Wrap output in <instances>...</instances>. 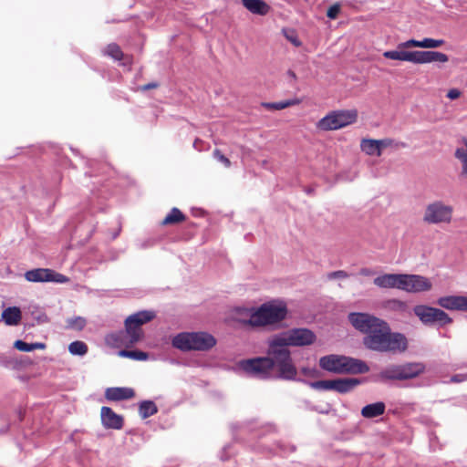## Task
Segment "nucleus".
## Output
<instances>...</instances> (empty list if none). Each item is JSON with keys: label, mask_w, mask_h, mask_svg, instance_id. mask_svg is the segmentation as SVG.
I'll return each mask as SVG.
<instances>
[{"label": "nucleus", "mask_w": 467, "mask_h": 467, "mask_svg": "<svg viewBox=\"0 0 467 467\" xmlns=\"http://www.w3.org/2000/svg\"><path fill=\"white\" fill-rule=\"evenodd\" d=\"M467 368V362H464V363H462V364H457V365H454L452 369L453 370H456V369H461V368Z\"/></svg>", "instance_id": "nucleus-58"}, {"label": "nucleus", "mask_w": 467, "mask_h": 467, "mask_svg": "<svg viewBox=\"0 0 467 467\" xmlns=\"http://www.w3.org/2000/svg\"><path fill=\"white\" fill-rule=\"evenodd\" d=\"M357 119V109L334 110L317 122V128L321 130H336L355 123Z\"/></svg>", "instance_id": "nucleus-8"}, {"label": "nucleus", "mask_w": 467, "mask_h": 467, "mask_svg": "<svg viewBox=\"0 0 467 467\" xmlns=\"http://www.w3.org/2000/svg\"><path fill=\"white\" fill-rule=\"evenodd\" d=\"M461 96V91L458 88H451L447 93V98L453 100Z\"/></svg>", "instance_id": "nucleus-46"}, {"label": "nucleus", "mask_w": 467, "mask_h": 467, "mask_svg": "<svg viewBox=\"0 0 467 467\" xmlns=\"http://www.w3.org/2000/svg\"><path fill=\"white\" fill-rule=\"evenodd\" d=\"M2 317L7 326H16L21 320V310L17 306H9L3 311Z\"/></svg>", "instance_id": "nucleus-25"}, {"label": "nucleus", "mask_w": 467, "mask_h": 467, "mask_svg": "<svg viewBox=\"0 0 467 467\" xmlns=\"http://www.w3.org/2000/svg\"><path fill=\"white\" fill-rule=\"evenodd\" d=\"M386 405L383 401L368 404L361 409V415L366 419H373L384 414Z\"/></svg>", "instance_id": "nucleus-23"}, {"label": "nucleus", "mask_w": 467, "mask_h": 467, "mask_svg": "<svg viewBox=\"0 0 467 467\" xmlns=\"http://www.w3.org/2000/svg\"><path fill=\"white\" fill-rule=\"evenodd\" d=\"M437 304L447 310L467 312L466 296H446L439 297Z\"/></svg>", "instance_id": "nucleus-13"}, {"label": "nucleus", "mask_w": 467, "mask_h": 467, "mask_svg": "<svg viewBox=\"0 0 467 467\" xmlns=\"http://www.w3.org/2000/svg\"><path fill=\"white\" fill-rule=\"evenodd\" d=\"M287 75H288L292 79H294V80L296 78V73H295L293 70H291V69H289V70L287 71Z\"/></svg>", "instance_id": "nucleus-59"}, {"label": "nucleus", "mask_w": 467, "mask_h": 467, "mask_svg": "<svg viewBox=\"0 0 467 467\" xmlns=\"http://www.w3.org/2000/svg\"><path fill=\"white\" fill-rule=\"evenodd\" d=\"M341 10V5L339 3H336L332 5L327 11V16L330 19H336Z\"/></svg>", "instance_id": "nucleus-38"}, {"label": "nucleus", "mask_w": 467, "mask_h": 467, "mask_svg": "<svg viewBox=\"0 0 467 467\" xmlns=\"http://www.w3.org/2000/svg\"><path fill=\"white\" fill-rule=\"evenodd\" d=\"M14 348L19 351L31 352L33 351V343H27L24 340L17 339L14 343Z\"/></svg>", "instance_id": "nucleus-37"}, {"label": "nucleus", "mask_w": 467, "mask_h": 467, "mask_svg": "<svg viewBox=\"0 0 467 467\" xmlns=\"http://www.w3.org/2000/svg\"><path fill=\"white\" fill-rule=\"evenodd\" d=\"M198 142H199V140H196L194 141V143H193V146H194V148H196V149H197V144H198Z\"/></svg>", "instance_id": "nucleus-64"}, {"label": "nucleus", "mask_w": 467, "mask_h": 467, "mask_svg": "<svg viewBox=\"0 0 467 467\" xmlns=\"http://www.w3.org/2000/svg\"><path fill=\"white\" fill-rule=\"evenodd\" d=\"M305 192H306V194H312L314 190L312 188H306Z\"/></svg>", "instance_id": "nucleus-61"}, {"label": "nucleus", "mask_w": 467, "mask_h": 467, "mask_svg": "<svg viewBox=\"0 0 467 467\" xmlns=\"http://www.w3.org/2000/svg\"><path fill=\"white\" fill-rule=\"evenodd\" d=\"M373 283L379 288H398L408 293L426 292L432 287L427 277L409 274H384L377 276Z\"/></svg>", "instance_id": "nucleus-3"}, {"label": "nucleus", "mask_w": 467, "mask_h": 467, "mask_svg": "<svg viewBox=\"0 0 467 467\" xmlns=\"http://www.w3.org/2000/svg\"><path fill=\"white\" fill-rule=\"evenodd\" d=\"M185 220V215L176 207H173L162 220L163 225L176 224Z\"/></svg>", "instance_id": "nucleus-28"}, {"label": "nucleus", "mask_w": 467, "mask_h": 467, "mask_svg": "<svg viewBox=\"0 0 467 467\" xmlns=\"http://www.w3.org/2000/svg\"><path fill=\"white\" fill-rule=\"evenodd\" d=\"M240 368L250 377L259 379H279L300 381L297 370L288 348L276 347L269 342L267 356L244 359L239 362Z\"/></svg>", "instance_id": "nucleus-1"}, {"label": "nucleus", "mask_w": 467, "mask_h": 467, "mask_svg": "<svg viewBox=\"0 0 467 467\" xmlns=\"http://www.w3.org/2000/svg\"><path fill=\"white\" fill-rule=\"evenodd\" d=\"M453 207L442 201L429 203L424 211L423 221L429 224L449 223L452 219Z\"/></svg>", "instance_id": "nucleus-10"}, {"label": "nucleus", "mask_w": 467, "mask_h": 467, "mask_svg": "<svg viewBox=\"0 0 467 467\" xmlns=\"http://www.w3.org/2000/svg\"><path fill=\"white\" fill-rule=\"evenodd\" d=\"M298 101L297 100H284V101H279V102H265V103H263V107H265V109H270V110H281V109H284L289 106H292V105H295L296 104Z\"/></svg>", "instance_id": "nucleus-32"}, {"label": "nucleus", "mask_w": 467, "mask_h": 467, "mask_svg": "<svg viewBox=\"0 0 467 467\" xmlns=\"http://www.w3.org/2000/svg\"><path fill=\"white\" fill-rule=\"evenodd\" d=\"M315 410L321 414H328L332 410V407L330 404H327L325 408H316Z\"/></svg>", "instance_id": "nucleus-53"}, {"label": "nucleus", "mask_w": 467, "mask_h": 467, "mask_svg": "<svg viewBox=\"0 0 467 467\" xmlns=\"http://www.w3.org/2000/svg\"><path fill=\"white\" fill-rule=\"evenodd\" d=\"M413 313L420 322L428 327H445L452 323V318L443 310L426 305H417Z\"/></svg>", "instance_id": "nucleus-9"}, {"label": "nucleus", "mask_w": 467, "mask_h": 467, "mask_svg": "<svg viewBox=\"0 0 467 467\" xmlns=\"http://www.w3.org/2000/svg\"><path fill=\"white\" fill-rule=\"evenodd\" d=\"M287 315L286 304L282 300H272L262 304L254 310L248 320L253 327L275 325L283 321Z\"/></svg>", "instance_id": "nucleus-4"}, {"label": "nucleus", "mask_w": 467, "mask_h": 467, "mask_svg": "<svg viewBox=\"0 0 467 467\" xmlns=\"http://www.w3.org/2000/svg\"><path fill=\"white\" fill-rule=\"evenodd\" d=\"M449 61V57L439 51H415L414 64H428L432 62L445 63Z\"/></svg>", "instance_id": "nucleus-17"}, {"label": "nucleus", "mask_w": 467, "mask_h": 467, "mask_svg": "<svg viewBox=\"0 0 467 467\" xmlns=\"http://www.w3.org/2000/svg\"><path fill=\"white\" fill-rule=\"evenodd\" d=\"M467 380V372L466 373H458L451 376L447 381L448 383H462Z\"/></svg>", "instance_id": "nucleus-44"}, {"label": "nucleus", "mask_w": 467, "mask_h": 467, "mask_svg": "<svg viewBox=\"0 0 467 467\" xmlns=\"http://www.w3.org/2000/svg\"><path fill=\"white\" fill-rule=\"evenodd\" d=\"M362 344L367 349L379 353H402L408 348L406 336L392 332L389 325L383 319L379 326L363 337Z\"/></svg>", "instance_id": "nucleus-2"}, {"label": "nucleus", "mask_w": 467, "mask_h": 467, "mask_svg": "<svg viewBox=\"0 0 467 467\" xmlns=\"http://www.w3.org/2000/svg\"><path fill=\"white\" fill-rule=\"evenodd\" d=\"M158 412V407L152 400H142L139 404V414L142 419H147Z\"/></svg>", "instance_id": "nucleus-26"}, {"label": "nucleus", "mask_w": 467, "mask_h": 467, "mask_svg": "<svg viewBox=\"0 0 467 467\" xmlns=\"http://www.w3.org/2000/svg\"><path fill=\"white\" fill-rule=\"evenodd\" d=\"M425 371V365L421 362H406L403 364H390L379 374L382 381L412 379Z\"/></svg>", "instance_id": "nucleus-6"}, {"label": "nucleus", "mask_w": 467, "mask_h": 467, "mask_svg": "<svg viewBox=\"0 0 467 467\" xmlns=\"http://www.w3.org/2000/svg\"><path fill=\"white\" fill-rule=\"evenodd\" d=\"M159 87V84L157 82H150L141 87L142 90H149L151 88H156Z\"/></svg>", "instance_id": "nucleus-54"}, {"label": "nucleus", "mask_w": 467, "mask_h": 467, "mask_svg": "<svg viewBox=\"0 0 467 467\" xmlns=\"http://www.w3.org/2000/svg\"><path fill=\"white\" fill-rule=\"evenodd\" d=\"M100 418L102 425L106 429L120 430L123 427V417L114 412L109 407L103 406L101 408Z\"/></svg>", "instance_id": "nucleus-14"}, {"label": "nucleus", "mask_w": 467, "mask_h": 467, "mask_svg": "<svg viewBox=\"0 0 467 467\" xmlns=\"http://www.w3.org/2000/svg\"><path fill=\"white\" fill-rule=\"evenodd\" d=\"M242 4L254 15L264 16L271 11V6L264 0H242Z\"/></svg>", "instance_id": "nucleus-20"}, {"label": "nucleus", "mask_w": 467, "mask_h": 467, "mask_svg": "<svg viewBox=\"0 0 467 467\" xmlns=\"http://www.w3.org/2000/svg\"><path fill=\"white\" fill-rule=\"evenodd\" d=\"M389 306L390 308L398 310V311H405L407 308V304L404 301H401L399 299L389 300Z\"/></svg>", "instance_id": "nucleus-40"}, {"label": "nucleus", "mask_w": 467, "mask_h": 467, "mask_svg": "<svg viewBox=\"0 0 467 467\" xmlns=\"http://www.w3.org/2000/svg\"><path fill=\"white\" fill-rule=\"evenodd\" d=\"M231 444H227L223 448L222 453L220 455V459L222 461H226L230 458V455L227 454V451L231 449Z\"/></svg>", "instance_id": "nucleus-50"}, {"label": "nucleus", "mask_w": 467, "mask_h": 467, "mask_svg": "<svg viewBox=\"0 0 467 467\" xmlns=\"http://www.w3.org/2000/svg\"><path fill=\"white\" fill-rule=\"evenodd\" d=\"M213 157L220 162H222L225 167L231 166L230 160L225 157L218 149L214 150Z\"/></svg>", "instance_id": "nucleus-43"}, {"label": "nucleus", "mask_w": 467, "mask_h": 467, "mask_svg": "<svg viewBox=\"0 0 467 467\" xmlns=\"http://www.w3.org/2000/svg\"><path fill=\"white\" fill-rule=\"evenodd\" d=\"M38 323H46L48 321V317L46 314H41L37 317Z\"/></svg>", "instance_id": "nucleus-56"}, {"label": "nucleus", "mask_w": 467, "mask_h": 467, "mask_svg": "<svg viewBox=\"0 0 467 467\" xmlns=\"http://www.w3.org/2000/svg\"><path fill=\"white\" fill-rule=\"evenodd\" d=\"M46 347H47L46 344L42 343V342H35V343H33V350H35V349H45Z\"/></svg>", "instance_id": "nucleus-55"}, {"label": "nucleus", "mask_w": 467, "mask_h": 467, "mask_svg": "<svg viewBox=\"0 0 467 467\" xmlns=\"http://www.w3.org/2000/svg\"><path fill=\"white\" fill-rule=\"evenodd\" d=\"M18 415H19V420H22L23 415H22V411L21 410H19Z\"/></svg>", "instance_id": "nucleus-63"}, {"label": "nucleus", "mask_w": 467, "mask_h": 467, "mask_svg": "<svg viewBox=\"0 0 467 467\" xmlns=\"http://www.w3.org/2000/svg\"><path fill=\"white\" fill-rule=\"evenodd\" d=\"M301 372L305 375V376H308V377H316L317 376V369L316 368H307V367H304L301 368Z\"/></svg>", "instance_id": "nucleus-47"}, {"label": "nucleus", "mask_w": 467, "mask_h": 467, "mask_svg": "<svg viewBox=\"0 0 467 467\" xmlns=\"http://www.w3.org/2000/svg\"><path fill=\"white\" fill-rule=\"evenodd\" d=\"M172 346L183 352L208 351L216 345L215 337L207 332H182L172 338Z\"/></svg>", "instance_id": "nucleus-5"}, {"label": "nucleus", "mask_w": 467, "mask_h": 467, "mask_svg": "<svg viewBox=\"0 0 467 467\" xmlns=\"http://www.w3.org/2000/svg\"><path fill=\"white\" fill-rule=\"evenodd\" d=\"M67 327L77 330H82L86 326V319L82 317H75L67 319Z\"/></svg>", "instance_id": "nucleus-34"}, {"label": "nucleus", "mask_w": 467, "mask_h": 467, "mask_svg": "<svg viewBox=\"0 0 467 467\" xmlns=\"http://www.w3.org/2000/svg\"><path fill=\"white\" fill-rule=\"evenodd\" d=\"M134 396V389L129 387H110L105 390V398L110 401L126 400Z\"/></svg>", "instance_id": "nucleus-18"}, {"label": "nucleus", "mask_w": 467, "mask_h": 467, "mask_svg": "<svg viewBox=\"0 0 467 467\" xmlns=\"http://www.w3.org/2000/svg\"><path fill=\"white\" fill-rule=\"evenodd\" d=\"M0 364L5 368L14 367L15 365L13 359L5 356H0Z\"/></svg>", "instance_id": "nucleus-45"}, {"label": "nucleus", "mask_w": 467, "mask_h": 467, "mask_svg": "<svg viewBox=\"0 0 467 467\" xmlns=\"http://www.w3.org/2000/svg\"><path fill=\"white\" fill-rule=\"evenodd\" d=\"M421 47V40L409 39L399 44V48Z\"/></svg>", "instance_id": "nucleus-42"}, {"label": "nucleus", "mask_w": 467, "mask_h": 467, "mask_svg": "<svg viewBox=\"0 0 467 467\" xmlns=\"http://www.w3.org/2000/svg\"><path fill=\"white\" fill-rule=\"evenodd\" d=\"M464 148H457L454 156L462 163V174L467 177V137L462 138Z\"/></svg>", "instance_id": "nucleus-27"}, {"label": "nucleus", "mask_w": 467, "mask_h": 467, "mask_svg": "<svg viewBox=\"0 0 467 467\" xmlns=\"http://www.w3.org/2000/svg\"><path fill=\"white\" fill-rule=\"evenodd\" d=\"M389 143L386 140L363 139L360 143V148L361 150L368 155L380 156L382 147H387Z\"/></svg>", "instance_id": "nucleus-19"}, {"label": "nucleus", "mask_w": 467, "mask_h": 467, "mask_svg": "<svg viewBox=\"0 0 467 467\" xmlns=\"http://www.w3.org/2000/svg\"><path fill=\"white\" fill-rule=\"evenodd\" d=\"M283 34L285 37L292 43L295 47H298L302 46V42L297 37L296 33L294 30L283 29Z\"/></svg>", "instance_id": "nucleus-36"}, {"label": "nucleus", "mask_w": 467, "mask_h": 467, "mask_svg": "<svg viewBox=\"0 0 467 467\" xmlns=\"http://www.w3.org/2000/svg\"><path fill=\"white\" fill-rule=\"evenodd\" d=\"M256 428H257V425L255 422H249V423L240 427V429L247 430L249 431H254L256 430Z\"/></svg>", "instance_id": "nucleus-52"}, {"label": "nucleus", "mask_w": 467, "mask_h": 467, "mask_svg": "<svg viewBox=\"0 0 467 467\" xmlns=\"http://www.w3.org/2000/svg\"><path fill=\"white\" fill-rule=\"evenodd\" d=\"M266 429H267V431H274V430H275V427H274L273 425H271V424H268V425L266 426Z\"/></svg>", "instance_id": "nucleus-62"}, {"label": "nucleus", "mask_w": 467, "mask_h": 467, "mask_svg": "<svg viewBox=\"0 0 467 467\" xmlns=\"http://www.w3.org/2000/svg\"><path fill=\"white\" fill-rule=\"evenodd\" d=\"M316 338V334L312 330L306 327H298L275 336L270 342L278 348H287L288 346H309L315 342Z\"/></svg>", "instance_id": "nucleus-7"}, {"label": "nucleus", "mask_w": 467, "mask_h": 467, "mask_svg": "<svg viewBox=\"0 0 467 467\" xmlns=\"http://www.w3.org/2000/svg\"><path fill=\"white\" fill-rule=\"evenodd\" d=\"M301 382L308 385L310 388L317 390H333V379L307 381L306 379Z\"/></svg>", "instance_id": "nucleus-29"}, {"label": "nucleus", "mask_w": 467, "mask_h": 467, "mask_svg": "<svg viewBox=\"0 0 467 467\" xmlns=\"http://www.w3.org/2000/svg\"><path fill=\"white\" fill-rule=\"evenodd\" d=\"M152 244H153V242L151 240H148V241H145L142 244H140V247L144 249V248L150 247Z\"/></svg>", "instance_id": "nucleus-57"}, {"label": "nucleus", "mask_w": 467, "mask_h": 467, "mask_svg": "<svg viewBox=\"0 0 467 467\" xmlns=\"http://www.w3.org/2000/svg\"><path fill=\"white\" fill-rule=\"evenodd\" d=\"M155 317V313L150 310H142L130 315L125 320V334L130 338V343L138 342L141 337L140 327L151 321ZM124 332H120V335Z\"/></svg>", "instance_id": "nucleus-11"}, {"label": "nucleus", "mask_w": 467, "mask_h": 467, "mask_svg": "<svg viewBox=\"0 0 467 467\" xmlns=\"http://www.w3.org/2000/svg\"><path fill=\"white\" fill-rule=\"evenodd\" d=\"M359 274L363 276H370L373 275L375 272L370 268L363 267L359 270Z\"/></svg>", "instance_id": "nucleus-51"}, {"label": "nucleus", "mask_w": 467, "mask_h": 467, "mask_svg": "<svg viewBox=\"0 0 467 467\" xmlns=\"http://www.w3.org/2000/svg\"><path fill=\"white\" fill-rule=\"evenodd\" d=\"M51 269L47 268H36L26 271L25 274V277L29 282L40 283V282H48V279L51 277Z\"/></svg>", "instance_id": "nucleus-24"}, {"label": "nucleus", "mask_w": 467, "mask_h": 467, "mask_svg": "<svg viewBox=\"0 0 467 467\" xmlns=\"http://www.w3.org/2000/svg\"><path fill=\"white\" fill-rule=\"evenodd\" d=\"M119 356L120 357H124V358H131V359H134V360H140V361H143V360H146L148 359V353L144 352V351H141V350H127V349H122L119 351Z\"/></svg>", "instance_id": "nucleus-31"}, {"label": "nucleus", "mask_w": 467, "mask_h": 467, "mask_svg": "<svg viewBox=\"0 0 467 467\" xmlns=\"http://www.w3.org/2000/svg\"><path fill=\"white\" fill-rule=\"evenodd\" d=\"M278 447L280 448V451L284 453L293 452L296 450V447L293 445L285 446L283 443H278Z\"/></svg>", "instance_id": "nucleus-49"}, {"label": "nucleus", "mask_w": 467, "mask_h": 467, "mask_svg": "<svg viewBox=\"0 0 467 467\" xmlns=\"http://www.w3.org/2000/svg\"><path fill=\"white\" fill-rule=\"evenodd\" d=\"M406 48H399L395 50H387L383 53V57L388 59L400 60L414 63L415 51H408Z\"/></svg>", "instance_id": "nucleus-22"}, {"label": "nucleus", "mask_w": 467, "mask_h": 467, "mask_svg": "<svg viewBox=\"0 0 467 467\" xmlns=\"http://www.w3.org/2000/svg\"><path fill=\"white\" fill-rule=\"evenodd\" d=\"M49 276L51 278L48 279V282H55V283H57V284H64V283H67L68 281V278L66 275H64L62 274H59V273H57L54 270H51V275H49Z\"/></svg>", "instance_id": "nucleus-39"}, {"label": "nucleus", "mask_w": 467, "mask_h": 467, "mask_svg": "<svg viewBox=\"0 0 467 467\" xmlns=\"http://www.w3.org/2000/svg\"><path fill=\"white\" fill-rule=\"evenodd\" d=\"M348 319L352 327L358 331L368 335L376 327L379 326L381 318L364 312H352L348 316Z\"/></svg>", "instance_id": "nucleus-12"}, {"label": "nucleus", "mask_w": 467, "mask_h": 467, "mask_svg": "<svg viewBox=\"0 0 467 467\" xmlns=\"http://www.w3.org/2000/svg\"><path fill=\"white\" fill-rule=\"evenodd\" d=\"M88 346L85 342L76 340L69 344L68 351L73 356H84L88 353Z\"/></svg>", "instance_id": "nucleus-30"}, {"label": "nucleus", "mask_w": 467, "mask_h": 467, "mask_svg": "<svg viewBox=\"0 0 467 467\" xmlns=\"http://www.w3.org/2000/svg\"><path fill=\"white\" fill-rule=\"evenodd\" d=\"M342 368L343 374H365L369 371V367L365 361L348 356L343 358Z\"/></svg>", "instance_id": "nucleus-16"}, {"label": "nucleus", "mask_w": 467, "mask_h": 467, "mask_svg": "<svg viewBox=\"0 0 467 467\" xmlns=\"http://www.w3.org/2000/svg\"><path fill=\"white\" fill-rule=\"evenodd\" d=\"M360 384L358 379L354 378H344L333 379V390L346 394L353 390L358 385Z\"/></svg>", "instance_id": "nucleus-21"}, {"label": "nucleus", "mask_w": 467, "mask_h": 467, "mask_svg": "<svg viewBox=\"0 0 467 467\" xmlns=\"http://www.w3.org/2000/svg\"><path fill=\"white\" fill-rule=\"evenodd\" d=\"M443 39H434L425 37L421 40V48H437L444 44Z\"/></svg>", "instance_id": "nucleus-35"}, {"label": "nucleus", "mask_w": 467, "mask_h": 467, "mask_svg": "<svg viewBox=\"0 0 467 467\" xmlns=\"http://www.w3.org/2000/svg\"><path fill=\"white\" fill-rule=\"evenodd\" d=\"M120 252L115 249H109L108 251V258L110 261H115L119 258Z\"/></svg>", "instance_id": "nucleus-48"}, {"label": "nucleus", "mask_w": 467, "mask_h": 467, "mask_svg": "<svg viewBox=\"0 0 467 467\" xmlns=\"http://www.w3.org/2000/svg\"><path fill=\"white\" fill-rule=\"evenodd\" d=\"M105 55L112 57L115 60H121L124 56L120 47L115 43H111L107 46Z\"/></svg>", "instance_id": "nucleus-33"}, {"label": "nucleus", "mask_w": 467, "mask_h": 467, "mask_svg": "<svg viewBox=\"0 0 467 467\" xmlns=\"http://www.w3.org/2000/svg\"><path fill=\"white\" fill-rule=\"evenodd\" d=\"M119 233H120V228H119L117 231H115L112 234V240L116 239L119 236Z\"/></svg>", "instance_id": "nucleus-60"}, {"label": "nucleus", "mask_w": 467, "mask_h": 467, "mask_svg": "<svg viewBox=\"0 0 467 467\" xmlns=\"http://www.w3.org/2000/svg\"><path fill=\"white\" fill-rule=\"evenodd\" d=\"M349 276V275L343 270H337L334 272H330L327 275V278L328 280H334V279H346Z\"/></svg>", "instance_id": "nucleus-41"}, {"label": "nucleus", "mask_w": 467, "mask_h": 467, "mask_svg": "<svg viewBox=\"0 0 467 467\" xmlns=\"http://www.w3.org/2000/svg\"><path fill=\"white\" fill-rule=\"evenodd\" d=\"M344 355L330 354L319 358V367L334 374H343Z\"/></svg>", "instance_id": "nucleus-15"}]
</instances>
